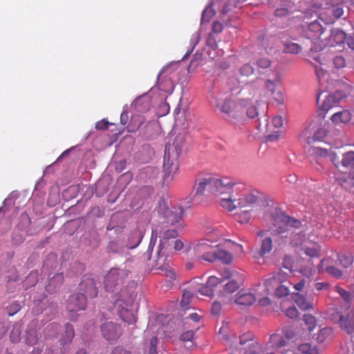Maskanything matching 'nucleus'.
Returning <instances> with one entry per match:
<instances>
[{
    "label": "nucleus",
    "instance_id": "1",
    "mask_svg": "<svg viewBox=\"0 0 354 354\" xmlns=\"http://www.w3.org/2000/svg\"><path fill=\"white\" fill-rule=\"evenodd\" d=\"M221 187V178L219 175L199 174L193 186L194 193L189 198L185 199L183 203L190 206L191 204L212 203L218 196Z\"/></svg>",
    "mask_w": 354,
    "mask_h": 354
},
{
    "label": "nucleus",
    "instance_id": "2",
    "mask_svg": "<svg viewBox=\"0 0 354 354\" xmlns=\"http://www.w3.org/2000/svg\"><path fill=\"white\" fill-rule=\"evenodd\" d=\"M221 232L218 230L214 236V233L209 232L207 238L198 241L194 246L195 256L209 263H214L221 259Z\"/></svg>",
    "mask_w": 354,
    "mask_h": 354
},
{
    "label": "nucleus",
    "instance_id": "3",
    "mask_svg": "<svg viewBox=\"0 0 354 354\" xmlns=\"http://www.w3.org/2000/svg\"><path fill=\"white\" fill-rule=\"evenodd\" d=\"M135 296L133 290L124 288L121 289L115 302V307L117 308L120 318L129 325L136 322V317L133 310L130 309L133 304Z\"/></svg>",
    "mask_w": 354,
    "mask_h": 354
},
{
    "label": "nucleus",
    "instance_id": "4",
    "mask_svg": "<svg viewBox=\"0 0 354 354\" xmlns=\"http://www.w3.org/2000/svg\"><path fill=\"white\" fill-rule=\"evenodd\" d=\"M158 221L164 226L183 227L182 221L184 211L182 207H168L164 201H160L157 209Z\"/></svg>",
    "mask_w": 354,
    "mask_h": 354
},
{
    "label": "nucleus",
    "instance_id": "5",
    "mask_svg": "<svg viewBox=\"0 0 354 354\" xmlns=\"http://www.w3.org/2000/svg\"><path fill=\"white\" fill-rule=\"evenodd\" d=\"M331 162L342 173L351 172L354 175V151L342 147L336 149L331 154Z\"/></svg>",
    "mask_w": 354,
    "mask_h": 354
},
{
    "label": "nucleus",
    "instance_id": "6",
    "mask_svg": "<svg viewBox=\"0 0 354 354\" xmlns=\"http://www.w3.org/2000/svg\"><path fill=\"white\" fill-rule=\"evenodd\" d=\"M187 135L185 130L178 131L174 129L169 142L165 146V153L174 159H178L185 149Z\"/></svg>",
    "mask_w": 354,
    "mask_h": 354
},
{
    "label": "nucleus",
    "instance_id": "7",
    "mask_svg": "<svg viewBox=\"0 0 354 354\" xmlns=\"http://www.w3.org/2000/svg\"><path fill=\"white\" fill-rule=\"evenodd\" d=\"M131 272V268L127 264L123 268H111L104 276L105 290L113 292L119 284L124 283Z\"/></svg>",
    "mask_w": 354,
    "mask_h": 354
},
{
    "label": "nucleus",
    "instance_id": "8",
    "mask_svg": "<svg viewBox=\"0 0 354 354\" xmlns=\"http://www.w3.org/2000/svg\"><path fill=\"white\" fill-rule=\"evenodd\" d=\"M157 252L158 258L154 262V268L160 271V274L165 275L168 278V286H171L173 285V281L176 280V274L175 271L170 267L169 261L165 253L169 250L158 248Z\"/></svg>",
    "mask_w": 354,
    "mask_h": 354
},
{
    "label": "nucleus",
    "instance_id": "9",
    "mask_svg": "<svg viewBox=\"0 0 354 354\" xmlns=\"http://www.w3.org/2000/svg\"><path fill=\"white\" fill-rule=\"evenodd\" d=\"M86 304V297L84 294L75 293L70 295L66 301V309L70 313V319L75 321L77 318L76 313L85 310Z\"/></svg>",
    "mask_w": 354,
    "mask_h": 354
},
{
    "label": "nucleus",
    "instance_id": "10",
    "mask_svg": "<svg viewBox=\"0 0 354 354\" xmlns=\"http://www.w3.org/2000/svg\"><path fill=\"white\" fill-rule=\"evenodd\" d=\"M100 331L102 337L110 343L118 339L123 333L120 325L113 322L102 324Z\"/></svg>",
    "mask_w": 354,
    "mask_h": 354
},
{
    "label": "nucleus",
    "instance_id": "11",
    "mask_svg": "<svg viewBox=\"0 0 354 354\" xmlns=\"http://www.w3.org/2000/svg\"><path fill=\"white\" fill-rule=\"evenodd\" d=\"M221 280L216 276L209 277L206 283L201 286L198 289V292L203 295L213 297L215 294L220 295L221 293Z\"/></svg>",
    "mask_w": 354,
    "mask_h": 354
},
{
    "label": "nucleus",
    "instance_id": "12",
    "mask_svg": "<svg viewBox=\"0 0 354 354\" xmlns=\"http://www.w3.org/2000/svg\"><path fill=\"white\" fill-rule=\"evenodd\" d=\"M306 35L308 38L312 39L311 43L314 39H318L323 42L328 39L326 28L317 20L308 24Z\"/></svg>",
    "mask_w": 354,
    "mask_h": 354
},
{
    "label": "nucleus",
    "instance_id": "13",
    "mask_svg": "<svg viewBox=\"0 0 354 354\" xmlns=\"http://www.w3.org/2000/svg\"><path fill=\"white\" fill-rule=\"evenodd\" d=\"M220 93L219 80H214L209 86L207 99L214 111L218 113H221Z\"/></svg>",
    "mask_w": 354,
    "mask_h": 354
},
{
    "label": "nucleus",
    "instance_id": "14",
    "mask_svg": "<svg viewBox=\"0 0 354 354\" xmlns=\"http://www.w3.org/2000/svg\"><path fill=\"white\" fill-rule=\"evenodd\" d=\"M96 285L97 283L92 274H84L80 283L79 288L87 297L95 298L97 296L98 293Z\"/></svg>",
    "mask_w": 354,
    "mask_h": 354
},
{
    "label": "nucleus",
    "instance_id": "15",
    "mask_svg": "<svg viewBox=\"0 0 354 354\" xmlns=\"http://www.w3.org/2000/svg\"><path fill=\"white\" fill-rule=\"evenodd\" d=\"M329 13L336 19L343 17L346 19L348 15V6L344 0H330Z\"/></svg>",
    "mask_w": 354,
    "mask_h": 354
},
{
    "label": "nucleus",
    "instance_id": "16",
    "mask_svg": "<svg viewBox=\"0 0 354 354\" xmlns=\"http://www.w3.org/2000/svg\"><path fill=\"white\" fill-rule=\"evenodd\" d=\"M167 69H162L158 75L157 85L158 89L167 93H171L175 85L172 80L171 74L167 73Z\"/></svg>",
    "mask_w": 354,
    "mask_h": 354
},
{
    "label": "nucleus",
    "instance_id": "17",
    "mask_svg": "<svg viewBox=\"0 0 354 354\" xmlns=\"http://www.w3.org/2000/svg\"><path fill=\"white\" fill-rule=\"evenodd\" d=\"M178 169V159H174L171 156H167L165 153L164 155V163H163V180L164 182H167L172 179L173 175L176 172Z\"/></svg>",
    "mask_w": 354,
    "mask_h": 354
},
{
    "label": "nucleus",
    "instance_id": "18",
    "mask_svg": "<svg viewBox=\"0 0 354 354\" xmlns=\"http://www.w3.org/2000/svg\"><path fill=\"white\" fill-rule=\"evenodd\" d=\"M178 229H167L165 230L162 235L160 236V244L158 248L165 249V250H171L172 248V243L174 239L178 236Z\"/></svg>",
    "mask_w": 354,
    "mask_h": 354
},
{
    "label": "nucleus",
    "instance_id": "19",
    "mask_svg": "<svg viewBox=\"0 0 354 354\" xmlns=\"http://www.w3.org/2000/svg\"><path fill=\"white\" fill-rule=\"evenodd\" d=\"M75 336V330L73 326L70 324L65 325L64 332L62 333L59 339V343L62 346L61 353L64 354L68 351V346L72 342Z\"/></svg>",
    "mask_w": 354,
    "mask_h": 354
},
{
    "label": "nucleus",
    "instance_id": "20",
    "mask_svg": "<svg viewBox=\"0 0 354 354\" xmlns=\"http://www.w3.org/2000/svg\"><path fill=\"white\" fill-rule=\"evenodd\" d=\"M339 323L340 328L347 334L354 333V311L350 310L346 315H339Z\"/></svg>",
    "mask_w": 354,
    "mask_h": 354
},
{
    "label": "nucleus",
    "instance_id": "21",
    "mask_svg": "<svg viewBox=\"0 0 354 354\" xmlns=\"http://www.w3.org/2000/svg\"><path fill=\"white\" fill-rule=\"evenodd\" d=\"M240 285L235 279L228 281L223 285V302L225 304H232L233 297L230 295L235 292L239 288Z\"/></svg>",
    "mask_w": 354,
    "mask_h": 354
},
{
    "label": "nucleus",
    "instance_id": "22",
    "mask_svg": "<svg viewBox=\"0 0 354 354\" xmlns=\"http://www.w3.org/2000/svg\"><path fill=\"white\" fill-rule=\"evenodd\" d=\"M254 335L252 333H246L239 337V344L246 345V348L250 354L255 352L258 343L254 342Z\"/></svg>",
    "mask_w": 354,
    "mask_h": 354
},
{
    "label": "nucleus",
    "instance_id": "23",
    "mask_svg": "<svg viewBox=\"0 0 354 354\" xmlns=\"http://www.w3.org/2000/svg\"><path fill=\"white\" fill-rule=\"evenodd\" d=\"M241 205V199L234 198H224V192L223 191V209L228 212H236Z\"/></svg>",
    "mask_w": 354,
    "mask_h": 354
},
{
    "label": "nucleus",
    "instance_id": "24",
    "mask_svg": "<svg viewBox=\"0 0 354 354\" xmlns=\"http://www.w3.org/2000/svg\"><path fill=\"white\" fill-rule=\"evenodd\" d=\"M64 281V276L62 274H57L52 277L46 287V290L48 292H54L58 288L61 286Z\"/></svg>",
    "mask_w": 354,
    "mask_h": 354
},
{
    "label": "nucleus",
    "instance_id": "25",
    "mask_svg": "<svg viewBox=\"0 0 354 354\" xmlns=\"http://www.w3.org/2000/svg\"><path fill=\"white\" fill-rule=\"evenodd\" d=\"M292 299L303 310L313 308V304L309 301H307L306 297L303 295L292 293Z\"/></svg>",
    "mask_w": 354,
    "mask_h": 354
},
{
    "label": "nucleus",
    "instance_id": "26",
    "mask_svg": "<svg viewBox=\"0 0 354 354\" xmlns=\"http://www.w3.org/2000/svg\"><path fill=\"white\" fill-rule=\"evenodd\" d=\"M145 119L144 117L139 114L133 115L130 120L129 124L127 126V130L129 132H136L137 131L141 125L144 123Z\"/></svg>",
    "mask_w": 354,
    "mask_h": 354
},
{
    "label": "nucleus",
    "instance_id": "27",
    "mask_svg": "<svg viewBox=\"0 0 354 354\" xmlns=\"http://www.w3.org/2000/svg\"><path fill=\"white\" fill-rule=\"evenodd\" d=\"M256 301L254 295L251 293L242 294L238 296L232 302L241 306H250Z\"/></svg>",
    "mask_w": 354,
    "mask_h": 354
},
{
    "label": "nucleus",
    "instance_id": "28",
    "mask_svg": "<svg viewBox=\"0 0 354 354\" xmlns=\"http://www.w3.org/2000/svg\"><path fill=\"white\" fill-rule=\"evenodd\" d=\"M344 174H347L348 176L338 179L339 185L349 192H354V175L351 174V172Z\"/></svg>",
    "mask_w": 354,
    "mask_h": 354
},
{
    "label": "nucleus",
    "instance_id": "29",
    "mask_svg": "<svg viewBox=\"0 0 354 354\" xmlns=\"http://www.w3.org/2000/svg\"><path fill=\"white\" fill-rule=\"evenodd\" d=\"M331 120L334 123H346L351 120V113L347 110L334 113Z\"/></svg>",
    "mask_w": 354,
    "mask_h": 354
},
{
    "label": "nucleus",
    "instance_id": "30",
    "mask_svg": "<svg viewBox=\"0 0 354 354\" xmlns=\"http://www.w3.org/2000/svg\"><path fill=\"white\" fill-rule=\"evenodd\" d=\"M328 37L337 44H342L347 39L346 33L339 29L330 30V34L328 33Z\"/></svg>",
    "mask_w": 354,
    "mask_h": 354
},
{
    "label": "nucleus",
    "instance_id": "31",
    "mask_svg": "<svg viewBox=\"0 0 354 354\" xmlns=\"http://www.w3.org/2000/svg\"><path fill=\"white\" fill-rule=\"evenodd\" d=\"M25 342L29 346H34L37 343L38 335L35 328L30 326L27 328Z\"/></svg>",
    "mask_w": 354,
    "mask_h": 354
},
{
    "label": "nucleus",
    "instance_id": "32",
    "mask_svg": "<svg viewBox=\"0 0 354 354\" xmlns=\"http://www.w3.org/2000/svg\"><path fill=\"white\" fill-rule=\"evenodd\" d=\"M272 221L274 222V225L279 222L285 224L288 216L286 215L281 209L275 208L274 210L270 214Z\"/></svg>",
    "mask_w": 354,
    "mask_h": 354
},
{
    "label": "nucleus",
    "instance_id": "33",
    "mask_svg": "<svg viewBox=\"0 0 354 354\" xmlns=\"http://www.w3.org/2000/svg\"><path fill=\"white\" fill-rule=\"evenodd\" d=\"M272 248V241L270 237L265 238L261 242V246L259 250V255L263 257L265 254L271 251Z\"/></svg>",
    "mask_w": 354,
    "mask_h": 354
},
{
    "label": "nucleus",
    "instance_id": "34",
    "mask_svg": "<svg viewBox=\"0 0 354 354\" xmlns=\"http://www.w3.org/2000/svg\"><path fill=\"white\" fill-rule=\"evenodd\" d=\"M135 106L140 112H147L150 109V103L147 98H138L135 102Z\"/></svg>",
    "mask_w": 354,
    "mask_h": 354
},
{
    "label": "nucleus",
    "instance_id": "35",
    "mask_svg": "<svg viewBox=\"0 0 354 354\" xmlns=\"http://www.w3.org/2000/svg\"><path fill=\"white\" fill-rule=\"evenodd\" d=\"M279 283H281L279 274H277L276 275H273L272 277L266 279L264 284L266 287L267 292L269 293L271 288L278 286Z\"/></svg>",
    "mask_w": 354,
    "mask_h": 354
},
{
    "label": "nucleus",
    "instance_id": "36",
    "mask_svg": "<svg viewBox=\"0 0 354 354\" xmlns=\"http://www.w3.org/2000/svg\"><path fill=\"white\" fill-rule=\"evenodd\" d=\"M271 341L276 348L285 347L288 343V340L287 339L280 337L276 334L271 335Z\"/></svg>",
    "mask_w": 354,
    "mask_h": 354
},
{
    "label": "nucleus",
    "instance_id": "37",
    "mask_svg": "<svg viewBox=\"0 0 354 354\" xmlns=\"http://www.w3.org/2000/svg\"><path fill=\"white\" fill-rule=\"evenodd\" d=\"M304 253L310 257H319L321 250L320 245H313V246H305L303 248Z\"/></svg>",
    "mask_w": 354,
    "mask_h": 354
},
{
    "label": "nucleus",
    "instance_id": "38",
    "mask_svg": "<svg viewBox=\"0 0 354 354\" xmlns=\"http://www.w3.org/2000/svg\"><path fill=\"white\" fill-rule=\"evenodd\" d=\"M301 50V47L296 43L293 42H286L284 44V53H290V54H298Z\"/></svg>",
    "mask_w": 354,
    "mask_h": 354
},
{
    "label": "nucleus",
    "instance_id": "39",
    "mask_svg": "<svg viewBox=\"0 0 354 354\" xmlns=\"http://www.w3.org/2000/svg\"><path fill=\"white\" fill-rule=\"evenodd\" d=\"M303 320L304 321L305 324L308 326V329L310 331H312L317 325L316 319L312 315H304L303 317Z\"/></svg>",
    "mask_w": 354,
    "mask_h": 354
},
{
    "label": "nucleus",
    "instance_id": "40",
    "mask_svg": "<svg viewBox=\"0 0 354 354\" xmlns=\"http://www.w3.org/2000/svg\"><path fill=\"white\" fill-rule=\"evenodd\" d=\"M234 185V183H223V191L224 192V198H228L235 197L233 190Z\"/></svg>",
    "mask_w": 354,
    "mask_h": 354
},
{
    "label": "nucleus",
    "instance_id": "41",
    "mask_svg": "<svg viewBox=\"0 0 354 354\" xmlns=\"http://www.w3.org/2000/svg\"><path fill=\"white\" fill-rule=\"evenodd\" d=\"M298 350L303 353L319 354L317 349L315 347L311 348V346L309 344L299 345L298 346Z\"/></svg>",
    "mask_w": 354,
    "mask_h": 354
},
{
    "label": "nucleus",
    "instance_id": "42",
    "mask_svg": "<svg viewBox=\"0 0 354 354\" xmlns=\"http://www.w3.org/2000/svg\"><path fill=\"white\" fill-rule=\"evenodd\" d=\"M158 344V339L156 336H153L149 340V344L148 347L149 354H158L157 346Z\"/></svg>",
    "mask_w": 354,
    "mask_h": 354
},
{
    "label": "nucleus",
    "instance_id": "43",
    "mask_svg": "<svg viewBox=\"0 0 354 354\" xmlns=\"http://www.w3.org/2000/svg\"><path fill=\"white\" fill-rule=\"evenodd\" d=\"M192 297V293L189 290H184L182 299L180 301V306L183 308H187L188 304L190 303L191 299Z\"/></svg>",
    "mask_w": 354,
    "mask_h": 354
},
{
    "label": "nucleus",
    "instance_id": "44",
    "mask_svg": "<svg viewBox=\"0 0 354 354\" xmlns=\"http://www.w3.org/2000/svg\"><path fill=\"white\" fill-rule=\"evenodd\" d=\"M338 260L339 261L340 263L344 267L348 268L350 266L352 265L353 262V257L352 256L349 257L347 255H338Z\"/></svg>",
    "mask_w": 354,
    "mask_h": 354
},
{
    "label": "nucleus",
    "instance_id": "45",
    "mask_svg": "<svg viewBox=\"0 0 354 354\" xmlns=\"http://www.w3.org/2000/svg\"><path fill=\"white\" fill-rule=\"evenodd\" d=\"M239 245L230 239L223 240V250H227L231 252H234L236 248Z\"/></svg>",
    "mask_w": 354,
    "mask_h": 354
},
{
    "label": "nucleus",
    "instance_id": "46",
    "mask_svg": "<svg viewBox=\"0 0 354 354\" xmlns=\"http://www.w3.org/2000/svg\"><path fill=\"white\" fill-rule=\"evenodd\" d=\"M332 333V330L331 328H324L323 329H322L318 335H317V340L322 343L323 342H324V340L328 337H329Z\"/></svg>",
    "mask_w": 354,
    "mask_h": 354
},
{
    "label": "nucleus",
    "instance_id": "47",
    "mask_svg": "<svg viewBox=\"0 0 354 354\" xmlns=\"http://www.w3.org/2000/svg\"><path fill=\"white\" fill-rule=\"evenodd\" d=\"M21 329L19 326H14L13 329L10 333L11 341L17 343L20 340Z\"/></svg>",
    "mask_w": 354,
    "mask_h": 354
},
{
    "label": "nucleus",
    "instance_id": "48",
    "mask_svg": "<svg viewBox=\"0 0 354 354\" xmlns=\"http://www.w3.org/2000/svg\"><path fill=\"white\" fill-rule=\"evenodd\" d=\"M289 294L288 288L285 285L279 284L276 290L275 295L278 298L283 297Z\"/></svg>",
    "mask_w": 354,
    "mask_h": 354
},
{
    "label": "nucleus",
    "instance_id": "49",
    "mask_svg": "<svg viewBox=\"0 0 354 354\" xmlns=\"http://www.w3.org/2000/svg\"><path fill=\"white\" fill-rule=\"evenodd\" d=\"M326 271L328 274L335 278H340L342 276V272L333 266L327 267L326 268Z\"/></svg>",
    "mask_w": 354,
    "mask_h": 354
},
{
    "label": "nucleus",
    "instance_id": "50",
    "mask_svg": "<svg viewBox=\"0 0 354 354\" xmlns=\"http://www.w3.org/2000/svg\"><path fill=\"white\" fill-rule=\"evenodd\" d=\"M223 340L225 341V346H228L229 348L235 347L236 346V339L234 336H232V337L227 335L225 334L224 336H223Z\"/></svg>",
    "mask_w": 354,
    "mask_h": 354
},
{
    "label": "nucleus",
    "instance_id": "51",
    "mask_svg": "<svg viewBox=\"0 0 354 354\" xmlns=\"http://www.w3.org/2000/svg\"><path fill=\"white\" fill-rule=\"evenodd\" d=\"M221 32V23L216 21H214L212 25V33L211 35V37L214 39V41L216 40V37L218 36V34Z\"/></svg>",
    "mask_w": 354,
    "mask_h": 354
},
{
    "label": "nucleus",
    "instance_id": "52",
    "mask_svg": "<svg viewBox=\"0 0 354 354\" xmlns=\"http://www.w3.org/2000/svg\"><path fill=\"white\" fill-rule=\"evenodd\" d=\"M233 252L227 250H223V263L229 265L233 261Z\"/></svg>",
    "mask_w": 354,
    "mask_h": 354
},
{
    "label": "nucleus",
    "instance_id": "53",
    "mask_svg": "<svg viewBox=\"0 0 354 354\" xmlns=\"http://www.w3.org/2000/svg\"><path fill=\"white\" fill-rule=\"evenodd\" d=\"M346 95L341 91H337L335 93L328 95V100H333L335 103L339 102L340 100L344 98Z\"/></svg>",
    "mask_w": 354,
    "mask_h": 354
},
{
    "label": "nucleus",
    "instance_id": "54",
    "mask_svg": "<svg viewBox=\"0 0 354 354\" xmlns=\"http://www.w3.org/2000/svg\"><path fill=\"white\" fill-rule=\"evenodd\" d=\"M285 225L295 228H299L301 227V223L300 221L288 216Z\"/></svg>",
    "mask_w": 354,
    "mask_h": 354
},
{
    "label": "nucleus",
    "instance_id": "55",
    "mask_svg": "<svg viewBox=\"0 0 354 354\" xmlns=\"http://www.w3.org/2000/svg\"><path fill=\"white\" fill-rule=\"evenodd\" d=\"M313 150H314V153L318 156L326 157L327 156H329L330 158H331L332 153L335 151H328V150L321 148V147H316Z\"/></svg>",
    "mask_w": 354,
    "mask_h": 354
},
{
    "label": "nucleus",
    "instance_id": "56",
    "mask_svg": "<svg viewBox=\"0 0 354 354\" xmlns=\"http://www.w3.org/2000/svg\"><path fill=\"white\" fill-rule=\"evenodd\" d=\"M236 106V103L232 100H226L223 105V112L230 113Z\"/></svg>",
    "mask_w": 354,
    "mask_h": 354
},
{
    "label": "nucleus",
    "instance_id": "57",
    "mask_svg": "<svg viewBox=\"0 0 354 354\" xmlns=\"http://www.w3.org/2000/svg\"><path fill=\"white\" fill-rule=\"evenodd\" d=\"M194 331L193 330H187L180 336V339L183 342L192 341L194 337Z\"/></svg>",
    "mask_w": 354,
    "mask_h": 354
},
{
    "label": "nucleus",
    "instance_id": "58",
    "mask_svg": "<svg viewBox=\"0 0 354 354\" xmlns=\"http://www.w3.org/2000/svg\"><path fill=\"white\" fill-rule=\"evenodd\" d=\"M214 12L211 7H207L203 12L201 21L202 22L208 21L210 17L214 15Z\"/></svg>",
    "mask_w": 354,
    "mask_h": 354
},
{
    "label": "nucleus",
    "instance_id": "59",
    "mask_svg": "<svg viewBox=\"0 0 354 354\" xmlns=\"http://www.w3.org/2000/svg\"><path fill=\"white\" fill-rule=\"evenodd\" d=\"M211 312L212 315L219 317L221 312V303L218 301H214L212 306Z\"/></svg>",
    "mask_w": 354,
    "mask_h": 354
},
{
    "label": "nucleus",
    "instance_id": "60",
    "mask_svg": "<svg viewBox=\"0 0 354 354\" xmlns=\"http://www.w3.org/2000/svg\"><path fill=\"white\" fill-rule=\"evenodd\" d=\"M113 124L108 122L107 120H106L105 119H103L100 121H98L96 124H95V129H97V130H105V129H109V125H112Z\"/></svg>",
    "mask_w": 354,
    "mask_h": 354
},
{
    "label": "nucleus",
    "instance_id": "61",
    "mask_svg": "<svg viewBox=\"0 0 354 354\" xmlns=\"http://www.w3.org/2000/svg\"><path fill=\"white\" fill-rule=\"evenodd\" d=\"M254 72L253 68L249 64H245L240 69V73L242 75L250 76Z\"/></svg>",
    "mask_w": 354,
    "mask_h": 354
},
{
    "label": "nucleus",
    "instance_id": "62",
    "mask_svg": "<svg viewBox=\"0 0 354 354\" xmlns=\"http://www.w3.org/2000/svg\"><path fill=\"white\" fill-rule=\"evenodd\" d=\"M336 104L333 100H328V96L326 97V100H324L321 107L323 111H328L329 109H330L333 106Z\"/></svg>",
    "mask_w": 354,
    "mask_h": 354
},
{
    "label": "nucleus",
    "instance_id": "63",
    "mask_svg": "<svg viewBox=\"0 0 354 354\" xmlns=\"http://www.w3.org/2000/svg\"><path fill=\"white\" fill-rule=\"evenodd\" d=\"M246 113L250 118H254L256 116H258L259 112L257 111V107L254 105L250 106L248 108Z\"/></svg>",
    "mask_w": 354,
    "mask_h": 354
},
{
    "label": "nucleus",
    "instance_id": "64",
    "mask_svg": "<svg viewBox=\"0 0 354 354\" xmlns=\"http://www.w3.org/2000/svg\"><path fill=\"white\" fill-rule=\"evenodd\" d=\"M111 354H133L131 351L126 350L125 348L120 347V346H116L115 347Z\"/></svg>",
    "mask_w": 354,
    "mask_h": 354
}]
</instances>
